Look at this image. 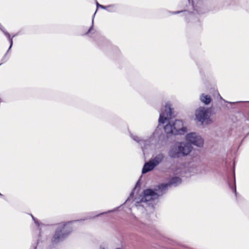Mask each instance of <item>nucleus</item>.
Masks as SVG:
<instances>
[{"instance_id": "1", "label": "nucleus", "mask_w": 249, "mask_h": 249, "mask_svg": "<svg viewBox=\"0 0 249 249\" xmlns=\"http://www.w3.org/2000/svg\"><path fill=\"white\" fill-rule=\"evenodd\" d=\"M192 149V146L186 142H178L171 146L169 156L172 158L184 157L188 155Z\"/></svg>"}, {"instance_id": "2", "label": "nucleus", "mask_w": 249, "mask_h": 249, "mask_svg": "<svg viewBox=\"0 0 249 249\" xmlns=\"http://www.w3.org/2000/svg\"><path fill=\"white\" fill-rule=\"evenodd\" d=\"M164 186L163 185H159L154 190L150 189H147L143 191V195L140 201H137L136 203H146L148 205L151 204V201L157 199L160 196L164 194Z\"/></svg>"}, {"instance_id": "3", "label": "nucleus", "mask_w": 249, "mask_h": 249, "mask_svg": "<svg viewBox=\"0 0 249 249\" xmlns=\"http://www.w3.org/2000/svg\"><path fill=\"white\" fill-rule=\"evenodd\" d=\"M72 222L70 221L66 224H60L52 238V242L53 243H57L65 238L72 231L71 225Z\"/></svg>"}, {"instance_id": "4", "label": "nucleus", "mask_w": 249, "mask_h": 249, "mask_svg": "<svg viewBox=\"0 0 249 249\" xmlns=\"http://www.w3.org/2000/svg\"><path fill=\"white\" fill-rule=\"evenodd\" d=\"M164 131L168 134L183 135L187 132V128L183 126L181 120H177L170 122L164 126Z\"/></svg>"}, {"instance_id": "5", "label": "nucleus", "mask_w": 249, "mask_h": 249, "mask_svg": "<svg viewBox=\"0 0 249 249\" xmlns=\"http://www.w3.org/2000/svg\"><path fill=\"white\" fill-rule=\"evenodd\" d=\"M196 119L202 124H208L212 122L210 118L211 112L208 108L200 107L196 111Z\"/></svg>"}, {"instance_id": "6", "label": "nucleus", "mask_w": 249, "mask_h": 249, "mask_svg": "<svg viewBox=\"0 0 249 249\" xmlns=\"http://www.w3.org/2000/svg\"><path fill=\"white\" fill-rule=\"evenodd\" d=\"M187 143L190 145L192 144L197 147H201L204 144V141L202 137L197 133L191 132L187 134L185 137Z\"/></svg>"}, {"instance_id": "7", "label": "nucleus", "mask_w": 249, "mask_h": 249, "mask_svg": "<svg viewBox=\"0 0 249 249\" xmlns=\"http://www.w3.org/2000/svg\"><path fill=\"white\" fill-rule=\"evenodd\" d=\"M172 112L169 104H166L164 110H162L160 114L159 122L160 123L164 124L166 121L172 118Z\"/></svg>"}, {"instance_id": "8", "label": "nucleus", "mask_w": 249, "mask_h": 249, "mask_svg": "<svg viewBox=\"0 0 249 249\" xmlns=\"http://www.w3.org/2000/svg\"><path fill=\"white\" fill-rule=\"evenodd\" d=\"M181 182V179L178 177L173 178L168 183L161 184L160 185H163L164 186V194L165 193L167 188L169 186H176Z\"/></svg>"}, {"instance_id": "9", "label": "nucleus", "mask_w": 249, "mask_h": 249, "mask_svg": "<svg viewBox=\"0 0 249 249\" xmlns=\"http://www.w3.org/2000/svg\"><path fill=\"white\" fill-rule=\"evenodd\" d=\"M131 137L134 141L140 143L143 151L144 149L147 148V146L150 145V142L149 140H141L136 136H132Z\"/></svg>"}, {"instance_id": "10", "label": "nucleus", "mask_w": 249, "mask_h": 249, "mask_svg": "<svg viewBox=\"0 0 249 249\" xmlns=\"http://www.w3.org/2000/svg\"><path fill=\"white\" fill-rule=\"evenodd\" d=\"M156 166L154 163L150 160L148 162L145 163L142 170V173L145 174L149 171L152 170Z\"/></svg>"}, {"instance_id": "11", "label": "nucleus", "mask_w": 249, "mask_h": 249, "mask_svg": "<svg viewBox=\"0 0 249 249\" xmlns=\"http://www.w3.org/2000/svg\"><path fill=\"white\" fill-rule=\"evenodd\" d=\"M164 158L163 154L160 153L157 155L153 159L151 160L154 163L155 165L156 166L158 165L163 160Z\"/></svg>"}, {"instance_id": "12", "label": "nucleus", "mask_w": 249, "mask_h": 249, "mask_svg": "<svg viewBox=\"0 0 249 249\" xmlns=\"http://www.w3.org/2000/svg\"><path fill=\"white\" fill-rule=\"evenodd\" d=\"M0 29L4 33V34L7 37V38H8V40L9 41V42L10 43V47H9V48L8 49V50L7 51V52H9V51L10 50V49L12 47V45H13V37L15 36V35L13 36L12 37H11V36H10V34L4 29V28L2 26H0Z\"/></svg>"}, {"instance_id": "13", "label": "nucleus", "mask_w": 249, "mask_h": 249, "mask_svg": "<svg viewBox=\"0 0 249 249\" xmlns=\"http://www.w3.org/2000/svg\"><path fill=\"white\" fill-rule=\"evenodd\" d=\"M201 101L206 105H208L211 102V98L208 95L202 94L200 96Z\"/></svg>"}, {"instance_id": "14", "label": "nucleus", "mask_w": 249, "mask_h": 249, "mask_svg": "<svg viewBox=\"0 0 249 249\" xmlns=\"http://www.w3.org/2000/svg\"><path fill=\"white\" fill-rule=\"evenodd\" d=\"M234 178H235V175H234ZM229 186L231 188V189L235 193V196H237V192L236 190V186H235V178H234V184L233 185H231L230 184H229Z\"/></svg>"}, {"instance_id": "15", "label": "nucleus", "mask_w": 249, "mask_h": 249, "mask_svg": "<svg viewBox=\"0 0 249 249\" xmlns=\"http://www.w3.org/2000/svg\"><path fill=\"white\" fill-rule=\"evenodd\" d=\"M96 6H97V8L101 7V8H103V9H107V8H111V7L113 8L112 6H105L102 5H100L97 2H96Z\"/></svg>"}, {"instance_id": "16", "label": "nucleus", "mask_w": 249, "mask_h": 249, "mask_svg": "<svg viewBox=\"0 0 249 249\" xmlns=\"http://www.w3.org/2000/svg\"><path fill=\"white\" fill-rule=\"evenodd\" d=\"M108 6H112L113 8L111 7V8H107V9H105L109 12H114L115 11L116 9L115 8L114 5H109Z\"/></svg>"}, {"instance_id": "17", "label": "nucleus", "mask_w": 249, "mask_h": 249, "mask_svg": "<svg viewBox=\"0 0 249 249\" xmlns=\"http://www.w3.org/2000/svg\"><path fill=\"white\" fill-rule=\"evenodd\" d=\"M31 216H32V218H33V219L34 220L35 223H36V224L37 226H38V227H39V223H38V221H37V220H36V219L35 218V217H34L32 215H31Z\"/></svg>"}, {"instance_id": "18", "label": "nucleus", "mask_w": 249, "mask_h": 249, "mask_svg": "<svg viewBox=\"0 0 249 249\" xmlns=\"http://www.w3.org/2000/svg\"><path fill=\"white\" fill-rule=\"evenodd\" d=\"M92 27V26L89 29L88 33H89L90 32V31L91 30Z\"/></svg>"}, {"instance_id": "19", "label": "nucleus", "mask_w": 249, "mask_h": 249, "mask_svg": "<svg viewBox=\"0 0 249 249\" xmlns=\"http://www.w3.org/2000/svg\"><path fill=\"white\" fill-rule=\"evenodd\" d=\"M195 10L196 11V12H197L198 14H201V13L200 11H199L198 10H196V9H195Z\"/></svg>"}, {"instance_id": "20", "label": "nucleus", "mask_w": 249, "mask_h": 249, "mask_svg": "<svg viewBox=\"0 0 249 249\" xmlns=\"http://www.w3.org/2000/svg\"><path fill=\"white\" fill-rule=\"evenodd\" d=\"M180 12V11H178V12H175L174 13L175 14H177V13H179Z\"/></svg>"}, {"instance_id": "21", "label": "nucleus", "mask_w": 249, "mask_h": 249, "mask_svg": "<svg viewBox=\"0 0 249 249\" xmlns=\"http://www.w3.org/2000/svg\"><path fill=\"white\" fill-rule=\"evenodd\" d=\"M133 196V193H131L130 195V196Z\"/></svg>"}, {"instance_id": "22", "label": "nucleus", "mask_w": 249, "mask_h": 249, "mask_svg": "<svg viewBox=\"0 0 249 249\" xmlns=\"http://www.w3.org/2000/svg\"><path fill=\"white\" fill-rule=\"evenodd\" d=\"M100 249H106L105 248H104V247H101Z\"/></svg>"}, {"instance_id": "23", "label": "nucleus", "mask_w": 249, "mask_h": 249, "mask_svg": "<svg viewBox=\"0 0 249 249\" xmlns=\"http://www.w3.org/2000/svg\"><path fill=\"white\" fill-rule=\"evenodd\" d=\"M93 18L92 20V24L93 25Z\"/></svg>"}, {"instance_id": "24", "label": "nucleus", "mask_w": 249, "mask_h": 249, "mask_svg": "<svg viewBox=\"0 0 249 249\" xmlns=\"http://www.w3.org/2000/svg\"><path fill=\"white\" fill-rule=\"evenodd\" d=\"M5 56H6V54L5 55L4 57L3 58V59H2L3 60L4 59V57H5Z\"/></svg>"}, {"instance_id": "25", "label": "nucleus", "mask_w": 249, "mask_h": 249, "mask_svg": "<svg viewBox=\"0 0 249 249\" xmlns=\"http://www.w3.org/2000/svg\"><path fill=\"white\" fill-rule=\"evenodd\" d=\"M129 199V198H127V199H126V201H128Z\"/></svg>"}, {"instance_id": "26", "label": "nucleus", "mask_w": 249, "mask_h": 249, "mask_svg": "<svg viewBox=\"0 0 249 249\" xmlns=\"http://www.w3.org/2000/svg\"><path fill=\"white\" fill-rule=\"evenodd\" d=\"M129 199V198H127V199H126V201H128Z\"/></svg>"}, {"instance_id": "27", "label": "nucleus", "mask_w": 249, "mask_h": 249, "mask_svg": "<svg viewBox=\"0 0 249 249\" xmlns=\"http://www.w3.org/2000/svg\"><path fill=\"white\" fill-rule=\"evenodd\" d=\"M129 199V198H127V199H126V201H128Z\"/></svg>"}, {"instance_id": "28", "label": "nucleus", "mask_w": 249, "mask_h": 249, "mask_svg": "<svg viewBox=\"0 0 249 249\" xmlns=\"http://www.w3.org/2000/svg\"><path fill=\"white\" fill-rule=\"evenodd\" d=\"M2 196V195L0 193V196Z\"/></svg>"}, {"instance_id": "29", "label": "nucleus", "mask_w": 249, "mask_h": 249, "mask_svg": "<svg viewBox=\"0 0 249 249\" xmlns=\"http://www.w3.org/2000/svg\"><path fill=\"white\" fill-rule=\"evenodd\" d=\"M120 249V248H117V249Z\"/></svg>"}, {"instance_id": "30", "label": "nucleus", "mask_w": 249, "mask_h": 249, "mask_svg": "<svg viewBox=\"0 0 249 249\" xmlns=\"http://www.w3.org/2000/svg\"><path fill=\"white\" fill-rule=\"evenodd\" d=\"M188 1L190 2V0H188Z\"/></svg>"}, {"instance_id": "31", "label": "nucleus", "mask_w": 249, "mask_h": 249, "mask_svg": "<svg viewBox=\"0 0 249 249\" xmlns=\"http://www.w3.org/2000/svg\"><path fill=\"white\" fill-rule=\"evenodd\" d=\"M1 64H0V65H1Z\"/></svg>"}]
</instances>
